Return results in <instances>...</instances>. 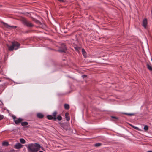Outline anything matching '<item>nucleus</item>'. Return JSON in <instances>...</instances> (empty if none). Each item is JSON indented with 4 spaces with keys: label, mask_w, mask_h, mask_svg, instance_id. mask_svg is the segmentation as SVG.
<instances>
[{
    "label": "nucleus",
    "mask_w": 152,
    "mask_h": 152,
    "mask_svg": "<svg viewBox=\"0 0 152 152\" xmlns=\"http://www.w3.org/2000/svg\"><path fill=\"white\" fill-rule=\"evenodd\" d=\"M28 152H38L40 150L41 146L38 143H31L25 145Z\"/></svg>",
    "instance_id": "f257e3e1"
},
{
    "label": "nucleus",
    "mask_w": 152,
    "mask_h": 152,
    "mask_svg": "<svg viewBox=\"0 0 152 152\" xmlns=\"http://www.w3.org/2000/svg\"><path fill=\"white\" fill-rule=\"evenodd\" d=\"M20 44L17 42H12V45L8 46L9 48V50L10 51H12L14 49L16 50L20 48Z\"/></svg>",
    "instance_id": "f03ea898"
},
{
    "label": "nucleus",
    "mask_w": 152,
    "mask_h": 152,
    "mask_svg": "<svg viewBox=\"0 0 152 152\" xmlns=\"http://www.w3.org/2000/svg\"><path fill=\"white\" fill-rule=\"evenodd\" d=\"M23 23L24 25L28 27H32L34 26V25L31 23L26 19H24L23 20Z\"/></svg>",
    "instance_id": "7ed1b4c3"
},
{
    "label": "nucleus",
    "mask_w": 152,
    "mask_h": 152,
    "mask_svg": "<svg viewBox=\"0 0 152 152\" xmlns=\"http://www.w3.org/2000/svg\"><path fill=\"white\" fill-rule=\"evenodd\" d=\"M148 24L147 20L146 18L144 19L142 21V26L144 28H147Z\"/></svg>",
    "instance_id": "20e7f679"
},
{
    "label": "nucleus",
    "mask_w": 152,
    "mask_h": 152,
    "mask_svg": "<svg viewBox=\"0 0 152 152\" xmlns=\"http://www.w3.org/2000/svg\"><path fill=\"white\" fill-rule=\"evenodd\" d=\"M2 23L3 24V25L4 27L7 28L8 29H10L12 28H15L16 27V26L9 25L8 24L4 22H2Z\"/></svg>",
    "instance_id": "39448f33"
},
{
    "label": "nucleus",
    "mask_w": 152,
    "mask_h": 152,
    "mask_svg": "<svg viewBox=\"0 0 152 152\" xmlns=\"http://www.w3.org/2000/svg\"><path fill=\"white\" fill-rule=\"evenodd\" d=\"M66 49L65 45L64 44H63L61 45V49L59 50L61 52H64Z\"/></svg>",
    "instance_id": "423d86ee"
},
{
    "label": "nucleus",
    "mask_w": 152,
    "mask_h": 152,
    "mask_svg": "<svg viewBox=\"0 0 152 152\" xmlns=\"http://www.w3.org/2000/svg\"><path fill=\"white\" fill-rule=\"evenodd\" d=\"M23 145L20 143H17L14 146V148L16 149H20L22 147Z\"/></svg>",
    "instance_id": "0eeeda50"
},
{
    "label": "nucleus",
    "mask_w": 152,
    "mask_h": 152,
    "mask_svg": "<svg viewBox=\"0 0 152 152\" xmlns=\"http://www.w3.org/2000/svg\"><path fill=\"white\" fill-rule=\"evenodd\" d=\"M23 119L21 118H19L16 119L15 121V123L17 124L21 122Z\"/></svg>",
    "instance_id": "6e6552de"
},
{
    "label": "nucleus",
    "mask_w": 152,
    "mask_h": 152,
    "mask_svg": "<svg viewBox=\"0 0 152 152\" xmlns=\"http://www.w3.org/2000/svg\"><path fill=\"white\" fill-rule=\"evenodd\" d=\"M69 113H65V116L66 120L67 121H68L70 119V118L69 116Z\"/></svg>",
    "instance_id": "1a4fd4ad"
},
{
    "label": "nucleus",
    "mask_w": 152,
    "mask_h": 152,
    "mask_svg": "<svg viewBox=\"0 0 152 152\" xmlns=\"http://www.w3.org/2000/svg\"><path fill=\"white\" fill-rule=\"evenodd\" d=\"M57 112L56 111H54L53 113V116L54 118V121H56V115L57 114Z\"/></svg>",
    "instance_id": "9d476101"
},
{
    "label": "nucleus",
    "mask_w": 152,
    "mask_h": 152,
    "mask_svg": "<svg viewBox=\"0 0 152 152\" xmlns=\"http://www.w3.org/2000/svg\"><path fill=\"white\" fill-rule=\"evenodd\" d=\"M82 52L83 56L86 58L87 56L86 53L85 51V50L84 49H82Z\"/></svg>",
    "instance_id": "9b49d317"
},
{
    "label": "nucleus",
    "mask_w": 152,
    "mask_h": 152,
    "mask_svg": "<svg viewBox=\"0 0 152 152\" xmlns=\"http://www.w3.org/2000/svg\"><path fill=\"white\" fill-rule=\"evenodd\" d=\"M37 116L38 118H42L43 117L44 115L41 113H38L37 114Z\"/></svg>",
    "instance_id": "f8f14e48"
},
{
    "label": "nucleus",
    "mask_w": 152,
    "mask_h": 152,
    "mask_svg": "<svg viewBox=\"0 0 152 152\" xmlns=\"http://www.w3.org/2000/svg\"><path fill=\"white\" fill-rule=\"evenodd\" d=\"M64 108L66 110H68L69 108V104H65L64 105Z\"/></svg>",
    "instance_id": "ddd939ff"
},
{
    "label": "nucleus",
    "mask_w": 152,
    "mask_h": 152,
    "mask_svg": "<svg viewBox=\"0 0 152 152\" xmlns=\"http://www.w3.org/2000/svg\"><path fill=\"white\" fill-rule=\"evenodd\" d=\"M47 118L49 120L53 119L54 120L53 117L52 115H48L47 116Z\"/></svg>",
    "instance_id": "4468645a"
},
{
    "label": "nucleus",
    "mask_w": 152,
    "mask_h": 152,
    "mask_svg": "<svg viewBox=\"0 0 152 152\" xmlns=\"http://www.w3.org/2000/svg\"><path fill=\"white\" fill-rule=\"evenodd\" d=\"M147 66L148 69L150 71L152 70V66L149 64H147Z\"/></svg>",
    "instance_id": "2eb2a0df"
},
{
    "label": "nucleus",
    "mask_w": 152,
    "mask_h": 152,
    "mask_svg": "<svg viewBox=\"0 0 152 152\" xmlns=\"http://www.w3.org/2000/svg\"><path fill=\"white\" fill-rule=\"evenodd\" d=\"M28 123L27 122H21V125L23 126H27L28 125Z\"/></svg>",
    "instance_id": "dca6fc26"
},
{
    "label": "nucleus",
    "mask_w": 152,
    "mask_h": 152,
    "mask_svg": "<svg viewBox=\"0 0 152 152\" xmlns=\"http://www.w3.org/2000/svg\"><path fill=\"white\" fill-rule=\"evenodd\" d=\"M20 142L22 144H24L25 142V140L23 138H21L20 139Z\"/></svg>",
    "instance_id": "f3484780"
},
{
    "label": "nucleus",
    "mask_w": 152,
    "mask_h": 152,
    "mask_svg": "<svg viewBox=\"0 0 152 152\" xmlns=\"http://www.w3.org/2000/svg\"><path fill=\"white\" fill-rule=\"evenodd\" d=\"M8 143L7 142H4L2 143V145H3L7 146L8 145Z\"/></svg>",
    "instance_id": "a211bd4d"
},
{
    "label": "nucleus",
    "mask_w": 152,
    "mask_h": 152,
    "mask_svg": "<svg viewBox=\"0 0 152 152\" xmlns=\"http://www.w3.org/2000/svg\"><path fill=\"white\" fill-rule=\"evenodd\" d=\"M102 145V144L100 143H97L95 144L94 146L95 147H99Z\"/></svg>",
    "instance_id": "6ab92c4d"
},
{
    "label": "nucleus",
    "mask_w": 152,
    "mask_h": 152,
    "mask_svg": "<svg viewBox=\"0 0 152 152\" xmlns=\"http://www.w3.org/2000/svg\"><path fill=\"white\" fill-rule=\"evenodd\" d=\"M62 117L60 115L58 116L56 118V119H57V120L59 121L61 120H62Z\"/></svg>",
    "instance_id": "aec40b11"
},
{
    "label": "nucleus",
    "mask_w": 152,
    "mask_h": 152,
    "mask_svg": "<svg viewBox=\"0 0 152 152\" xmlns=\"http://www.w3.org/2000/svg\"><path fill=\"white\" fill-rule=\"evenodd\" d=\"M144 129L145 131H147L148 129V126L147 125H145L144 126Z\"/></svg>",
    "instance_id": "412c9836"
},
{
    "label": "nucleus",
    "mask_w": 152,
    "mask_h": 152,
    "mask_svg": "<svg viewBox=\"0 0 152 152\" xmlns=\"http://www.w3.org/2000/svg\"><path fill=\"white\" fill-rule=\"evenodd\" d=\"M124 114H125V115H129V116H132L134 115V114L133 113H124Z\"/></svg>",
    "instance_id": "4be33fe9"
},
{
    "label": "nucleus",
    "mask_w": 152,
    "mask_h": 152,
    "mask_svg": "<svg viewBox=\"0 0 152 152\" xmlns=\"http://www.w3.org/2000/svg\"><path fill=\"white\" fill-rule=\"evenodd\" d=\"M4 118V116L3 115H0V120Z\"/></svg>",
    "instance_id": "5701e85b"
},
{
    "label": "nucleus",
    "mask_w": 152,
    "mask_h": 152,
    "mask_svg": "<svg viewBox=\"0 0 152 152\" xmlns=\"http://www.w3.org/2000/svg\"><path fill=\"white\" fill-rule=\"evenodd\" d=\"M12 118H13V119L14 121L17 119L16 117L15 116H13Z\"/></svg>",
    "instance_id": "b1692460"
},
{
    "label": "nucleus",
    "mask_w": 152,
    "mask_h": 152,
    "mask_svg": "<svg viewBox=\"0 0 152 152\" xmlns=\"http://www.w3.org/2000/svg\"><path fill=\"white\" fill-rule=\"evenodd\" d=\"M10 152H17L16 151H15V150L14 149H12V150H10Z\"/></svg>",
    "instance_id": "393cba45"
},
{
    "label": "nucleus",
    "mask_w": 152,
    "mask_h": 152,
    "mask_svg": "<svg viewBox=\"0 0 152 152\" xmlns=\"http://www.w3.org/2000/svg\"><path fill=\"white\" fill-rule=\"evenodd\" d=\"M87 77V75H82V77L83 78H85V77Z\"/></svg>",
    "instance_id": "a878e982"
},
{
    "label": "nucleus",
    "mask_w": 152,
    "mask_h": 152,
    "mask_svg": "<svg viewBox=\"0 0 152 152\" xmlns=\"http://www.w3.org/2000/svg\"><path fill=\"white\" fill-rule=\"evenodd\" d=\"M134 128L136 130H138L139 129V128L138 127L135 126H134Z\"/></svg>",
    "instance_id": "bb28decb"
},
{
    "label": "nucleus",
    "mask_w": 152,
    "mask_h": 152,
    "mask_svg": "<svg viewBox=\"0 0 152 152\" xmlns=\"http://www.w3.org/2000/svg\"><path fill=\"white\" fill-rule=\"evenodd\" d=\"M112 117L113 118H115V119H117L118 118L116 117H115V116H112Z\"/></svg>",
    "instance_id": "cd10ccee"
},
{
    "label": "nucleus",
    "mask_w": 152,
    "mask_h": 152,
    "mask_svg": "<svg viewBox=\"0 0 152 152\" xmlns=\"http://www.w3.org/2000/svg\"><path fill=\"white\" fill-rule=\"evenodd\" d=\"M130 126L132 127H133V128H134V126L133 125H132V124H130Z\"/></svg>",
    "instance_id": "c85d7f7f"
},
{
    "label": "nucleus",
    "mask_w": 152,
    "mask_h": 152,
    "mask_svg": "<svg viewBox=\"0 0 152 152\" xmlns=\"http://www.w3.org/2000/svg\"><path fill=\"white\" fill-rule=\"evenodd\" d=\"M59 1L61 2H64V0H58Z\"/></svg>",
    "instance_id": "c756f323"
},
{
    "label": "nucleus",
    "mask_w": 152,
    "mask_h": 152,
    "mask_svg": "<svg viewBox=\"0 0 152 152\" xmlns=\"http://www.w3.org/2000/svg\"><path fill=\"white\" fill-rule=\"evenodd\" d=\"M3 105V103L1 102V103L0 104V105Z\"/></svg>",
    "instance_id": "7c9ffc66"
},
{
    "label": "nucleus",
    "mask_w": 152,
    "mask_h": 152,
    "mask_svg": "<svg viewBox=\"0 0 152 152\" xmlns=\"http://www.w3.org/2000/svg\"><path fill=\"white\" fill-rule=\"evenodd\" d=\"M147 152H152V151H148Z\"/></svg>",
    "instance_id": "2f4dec72"
},
{
    "label": "nucleus",
    "mask_w": 152,
    "mask_h": 152,
    "mask_svg": "<svg viewBox=\"0 0 152 152\" xmlns=\"http://www.w3.org/2000/svg\"><path fill=\"white\" fill-rule=\"evenodd\" d=\"M39 152H43L42 151H40Z\"/></svg>",
    "instance_id": "473e14b6"
}]
</instances>
